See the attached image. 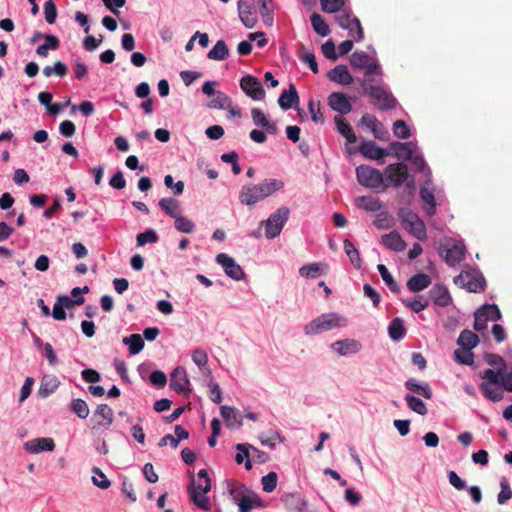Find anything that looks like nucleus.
I'll use <instances>...</instances> for the list:
<instances>
[{"label": "nucleus", "instance_id": "54", "mask_svg": "<svg viewBox=\"0 0 512 512\" xmlns=\"http://www.w3.org/2000/svg\"><path fill=\"white\" fill-rule=\"evenodd\" d=\"M344 5V0H321V8L326 13H338Z\"/></svg>", "mask_w": 512, "mask_h": 512}, {"label": "nucleus", "instance_id": "8", "mask_svg": "<svg viewBox=\"0 0 512 512\" xmlns=\"http://www.w3.org/2000/svg\"><path fill=\"white\" fill-rule=\"evenodd\" d=\"M349 61L353 68L363 70L366 77L381 73L378 62L363 51H355L352 53Z\"/></svg>", "mask_w": 512, "mask_h": 512}, {"label": "nucleus", "instance_id": "55", "mask_svg": "<svg viewBox=\"0 0 512 512\" xmlns=\"http://www.w3.org/2000/svg\"><path fill=\"white\" fill-rule=\"evenodd\" d=\"M259 439L262 445L274 447L277 442L281 441V436L277 431L270 430L268 432L261 433Z\"/></svg>", "mask_w": 512, "mask_h": 512}, {"label": "nucleus", "instance_id": "45", "mask_svg": "<svg viewBox=\"0 0 512 512\" xmlns=\"http://www.w3.org/2000/svg\"><path fill=\"white\" fill-rule=\"evenodd\" d=\"M344 250H345V253L347 254V256L349 257L351 263L353 264V266L356 269H360L361 268V258L359 255V251L355 248L353 243L348 239L344 240Z\"/></svg>", "mask_w": 512, "mask_h": 512}, {"label": "nucleus", "instance_id": "58", "mask_svg": "<svg viewBox=\"0 0 512 512\" xmlns=\"http://www.w3.org/2000/svg\"><path fill=\"white\" fill-rule=\"evenodd\" d=\"M159 237L153 229H148L143 233H139L136 237L137 245L143 246L147 243H156Z\"/></svg>", "mask_w": 512, "mask_h": 512}, {"label": "nucleus", "instance_id": "46", "mask_svg": "<svg viewBox=\"0 0 512 512\" xmlns=\"http://www.w3.org/2000/svg\"><path fill=\"white\" fill-rule=\"evenodd\" d=\"M59 386V381L54 376H44L41 380L39 392L40 394L47 396L53 393Z\"/></svg>", "mask_w": 512, "mask_h": 512}, {"label": "nucleus", "instance_id": "40", "mask_svg": "<svg viewBox=\"0 0 512 512\" xmlns=\"http://www.w3.org/2000/svg\"><path fill=\"white\" fill-rule=\"evenodd\" d=\"M231 106V98L222 91H217L214 98L207 104L210 109H225Z\"/></svg>", "mask_w": 512, "mask_h": 512}, {"label": "nucleus", "instance_id": "15", "mask_svg": "<svg viewBox=\"0 0 512 512\" xmlns=\"http://www.w3.org/2000/svg\"><path fill=\"white\" fill-rule=\"evenodd\" d=\"M328 105L330 108L342 115L348 114L352 110V105L347 96L342 92H332L328 96Z\"/></svg>", "mask_w": 512, "mask_h": 512}, {"label": "nucleus", "instance_id": "42", "mask_svg": "<svg viewBox=\"0 0 512 512\" xmlns=\"http://www.w3.org/2000/svg\"><path fill=\"white\" fill-rule=\"evenodd\" d=\"M123 343L129 346V352L132 355L138 354L144 347V341L140 334H132L123 338Z\"/></svg>", "mask_w": 512, "mask_h": 512}, {"label": "nucleus", "instance_id": "18", "mask_svg": "<svg viewBox=\"0 0 512 512\" xmlns=\"http://www.w3.org/2000/svg\"><path fill=\"white\" fill-rule=\"evenodd\" d=\"M239 200L244 205L252 206L263 198L256 185H244L239 192Z\"/></svg>", "mask_w": 512, "mask_h": 512}, {"label": "nucleus", "instance_id": "63", "mask_svg": "<svg viewBox=\"0 0 512 512\" xmlns=\"http://www.w3.org/2000/svg\"><path fill=\"white\" fill-rule=\"evenodd\" d=\"M484 359L486 363L490 366L497 367V369H503V371L506 370V363L504 359L499 356L498 354L494 353H486L484 355Z\"/></svg>", "mask_w": 512, "mask_h": 512}, {"label": "nucleus", "instance_id": "62", "mask_svg": "<svg viewBox=\"0 0 512 512\" xmlns=\"http://www.w3.org/2000/svg\"><path fill=\"white\" fill-rule=\"evenodd\" d=\"M44 16L45 20L49 24H53L57 18V8L53 0H48L44 4Z\"/></svg>", "mask_w": 512, "mask_h": 512}, {"label": "nucleus", "instance_id": "10", "mask_svg": "<svg viewBox=\"0 0 512 512\" xmlns=\"http://www.w3.org/2000/svg\"><path fill=\"white\" fill-rule=\"evenodd\" d=\"M456 285L465 288L469 292L480 293L484 291L486 281L483 275L477 271H466L454 278Z\"/></svg>", "mask_w": 512, "mask_h": 512}, {"label": "nucleus", "instance_id": "64", "mask_svg": "<svg viewBox=\"0 0 512 512\" xmlns=\"http://www.w3.org/2000/svg\"><path fill=\"white\" fill-rule=\"evenodd\" d=\"M455 359L457 362L465 365H472L474 362V355L471 350H455Z\"/></svg>", "mask_w": 512, "mask_h": 512}, {"label": "nucleus", "instance_id": "24", "mask_svg": "<svg viewBox=\"0 0 512 512\" xmlns=\"http://www.w3.org/2000/svg\"><path fill=\"white\" fill-rule=\"evenodd\" d=\"M175 436L171 434H167L163 436L160 441L158 442L159 447H164L167 445V440H170V445L173 448H177L179 445V442L182 440H185L189 437V433L186 429H184L181 425H176L174 427Z\"/></svg>", "mask_w": 512, "mask_h": 512}, {"label": "nucleus", "instance_id": "34", "mask_svg": "<svg viewBox=\"0 0 512 512\" xmlns=\"http://www.w3.org/2000/svg\"><path fill=\"white\" fill-rule=\"evenodd\" d=\"M207 57L211 60L222 61L229 57V48L224 40H218L214 47L208 52Z\"/></svg>", "mask_w": 512, "mask_h": 512}, {"label": "nucleus", "instance_id": "43", "mask_svg": "<svg viewBox=\"0 0 512 512\" xmlns=\"http://www.w3.org/2000/svg\"><path fill=\"white\" fill-rule=\"evenodd\" d=\"M322 266L323 265L320 263H312V264L304 265L299 269V274L302 277L314 279V278L320 276L321 274H324ZM324 266L327 267V265H324Z\"/></svg>", "mask_w": 512, "mask_h": 512}, {"label": "nucleus", "instance_id": "31", "mask_svg": "<svg viewBox=\"0 0 512 512\" xmlns=\"http://www.w3.org/2000/svg\"><path fill=\"white\" fill-rule=\"evenodd\" d=\"M334 121H335L338 132L343 137H345V139L347 140L348 143L353 144L357 141V137H356L350 123L346 119L336 116L334 118Z\"/></svg>", "mask_w": 512, "mask_h": 512}, {"label": "nucleus", "instance_id": "9", "mask_svg": "<svg viewBox=\"0 0 512 512\" xmlns=\"http://www.w3.org/2000/svg\"><path fill=\"white\" fill-rule=\"evenodd\" d=\"M384 184L386 187H400L409 178L408 167L404 163H393L387 165L384 171Z\"/></svg>", "mask_w": 512, "mask_h": 512}, {"label": "nucleus", "instance_id": "4", "mask_svg": "<svg viewBox=\"0 0 512 512\" xmlns=\"http://www.w3.org/2000/svg\"><path fill=\"white\" fill-rule=\"evenodd\" d=\"M290 210L287 207H280L273 212L268 219L260 223L261 227L265 229V237L267 239H274L280 235L283 227L288 221Z\"/></svg>", "mask_w": 512, "mask_h": 512}, {"label": "nucleus", "instance_id": "37", "mask_svg": "<svg viewBox=\"0 0 512 512\" xmlns=\"http://www.w3.org/2000/svg\"><path fill=\"white\" fill-rule=\"evenodd\" d=\"M388 333L392 340L397 341L403 338L406 334L404 322L401 318H394L388 327Z\"/></svg>", "mask_w": 512, "mask_h": 512}, {"label": "nucleus", "instance_id": "6", "mask_svg": "<svg viewBox=\"0 0 512 512\" xmlns=\"http://www.w3.org/2000/svg\"><path fill=\"white\" fill-rule=\"evenodd\" d=\"M356 177L360 185L370 189H378L384 184L383 173L369 165L358 166Z\"/></svg>", "mask_w": 512, "mask_h": 512}, {"label": "nucleus", "instance_id": "49", "mask_svg": "<svg viewBox=\"0 0 512 512\" xmlns=\"http://www.w3.org/2000/svg\"><path fill=\"white\" fill-rule=\"evenodd\" d=\"M174 225L176 230L182 233L190 234L195 230L194 222L181 214L175 218Z\"/></svg>", "mask_w": 512, "mask_h": 512}, {"label": "nucleus", "instance_id": "28", "mask_svg": "<svg viewBox=\"0 0 512 512\" xmlns=\"http://www.w3.org/2000/svg\"><path fill=\"white\" fill-rule=\"evenodd\" d=\"M382 243L390 250L400 252L406 248L405 241L396 231L390 232L382 236Z\"/></svg>", "mask_w": 512, "mask_h": 512}, {"label": "nucleus", "instance_id": "23", "mask_svg": "<svg viewBox=\"0 0 512 512\" xmlns=\"http://www.w3.org/2000/svg\"><path fill=\"white\" fill-rule=\"evenodd\" d=\"M466 247L463 243H455L451 248L446 250L445 261L449 266H456L465 257Z\"/></svg>", "mask_w": 512, "mask_h": 512}, {"label": "nucleus", "instance_id": "1", "mask_svg": "<svg viewBox=\"0 0 512 512\" xmlns=\"http://www.w3.org/2000/svg\"><path fill=\"white\" fill-rule=\"evenodd\" d=\"M198 479H195L191 473V481L188 487V493L191 501L195 506L202 510H210L211 503L206 494L211 490V479L205 469H201L198 474Z\"/></svg>", "mask_w": 512, "mask_h": 512}, {"label": "nucleus", "instance_id": "22", "mask_svg": "<svg viewBox=\"0 0 512 512\" xmlns=\"http://www.w3.org/2000/svg\"><path fill=\"white\" fill-rule=\"evenodd\" d=\"M359 151L364 157L371 160H380L387 155V151L378 147L374 141L363 142Z\"/></svg>", "mask_w": 512, "mask_h": 512}, {"label": "nucleus", "instance_id": "21", "mask_svg": "<svg viewBox=\"0 0 512 512\" xmlns=\"http://www.w3.org/2000/svg\"><path fill=\"white\" fill-rule=\"evenodd\" d=\"M429 295L434 304L440 307H446L452 302L448 289L443 285H435L429 291Z\"/></svg>", "mask_w": 512, "mask_h": 512}, {"label": "nucleus", "instance_id": "5", "mask_svg": "<svg viewBox=\"0 0 512 512\" xmlns=\"http://www.w3.org/2000/svg\"><path fill=\"white\" fill-rule=\"evenodd\" d=\"M402 227L413 237L420 241L427 238L426 226L424 221L413 211L403 210L400 213Z\"/></svg>", "mask_w": 512, "mask_h": 512}, {"label": "nucleus", "instance_id": "12", "mask_svg": "<svg viewBox=\"0 0 512 512\" xmlns=\"http://www.w3.org/2000/svg\"><path fill=\"white\" fill-rule=\"evenodd\" d=\"M216 262L222 266L226 275L233 280L240 281L244 278L245 273L242 267L236 261L225 253L216 256Z\"/></svg>", "mask_w": 512, "mask_h": 512}, {"label": "nucleus", "instance_id": "3", "mask_svg": "<svg viewBox=\"0 0 512 512\" xmlns=\"http://www.w3.org/2000/svg\"><path fill=\"white\" fill-rule=\"evenodd\" d=\"M390 148L395 151L397 159L411 161L415 170L422 172L426 168L423 157L416 153V146L412 142H392Z\"/></svg>", "mask_w": 512, "mask_h": 512}, {"label": "nucleus", "instance_id": "16", "mask_svg": "<svg viewBox=\"0 0 512 512\" xmlns=\"http://www.w3.org/2000/svg\"><path fill=\"white\" fill-rule=\"evenodd\" d=\"M327 77L330 81L341 85H351L354 81L353 76L345 65L335 66L327 73Z\"/></svg>", "mask_w": 512, "mask_h": 512}, {"label": "nucleus", "instance_id": "56", "mask_svg": "<svg viewBox=\"0 0 512 512\" xmlns=\"http://www.w3.org/2000/svg\"><path fill=\"white\" fill-rule=\"evenodd\" d=\"M482 312L484 313V317L489 321H498L501 319L502 314L495 304H485L480 307Z\"/></svg>", "mask_w": 512, "mask_h": 512}, {"label": "nucleus", "instance_id": "53", "mask_svg": "<svg viewBox=\"0 0 512 512\" xmlns=\"http://www.w3.org/2000/svg\"><path fill=\"white\" fill-rule=\"evenodd\" d=\"M278 482V476L276 472H269L261 479L262 489L264 492L271 493L275 490Z\"/></svg>", "mask_w": 512, "mask_h": 512}, {"label": "nucleus", "instance_id": "59", "mask_svg": "<svg viewBox=\"0 0 512 512\" xmlns=\"http://www.w3.org/2000/svg\"><path fill=\"white\" fill-rule=\"evenodd\" d=\"M393 133L399 139H407L410 137V129L403 120H397L394 122Z\"/></svg>", "mask_w": 512, "mask_h": 512}, {"label": "nucleus", "instance_id": "47", "mask_svg": "<svg viewBox=\"0 0 512 512\" xmlns=\"http://www.w3.org/2000/svg\"><path fill=\"white\" fill-rule=\"evenodd\" d=\"M43 74L46 77H50L55 74L58 77H65L68 74V67L65 63L57 61L53 66H45Z\"/></svg>", "mask_w": 512, "mask_h": 512}, {"label": "nucleus", "instance_id": "29", "mask_svg": "<svg viewBox=\"0 0 512 512\" xmlns=\"http://www.w3.org/2000/svg\"><path fill=\"white\" fill-rule=\"evenodd\" d=\"M158 205L168 216L174 219L181 214L180 202L175 198H162L158 202Z\"/></svg>", "mask_w": 512, "mask_h": 512}, {"label": "nucleus", "instance_id": "13", "mask_svg": "<svg viewBox=\"0 0 512 512\" xmlns=\"http://www.w3.org/2000/svg\"><path fill=\"white\" fill-rule=\"evenodd\" d=\"M190 380L185 368L178 366L170 375L169 387L177 393H191Z\"/></svg>", "mask_w": 512, "mask_h": 512}, {"label": "nucleus", "instance_id": "38", "mask_svg": "<svg viewBox=\"0 0 512 512\" xmlns=\"http://www.w3.org/2000/svg\"><path fill=\"white\" fill-rule=\"evenodd\" d=\"M310 21L313 27V30L320 35L321 37L328 36L330 33V28L322 16L316 12L312 13L310 16Z\"/></svg>", "mask_w": 512, "mask_h": 512}, {"label": "nucleus", "instance_id": "26", "mask_svg": "<svg viewBox=\"0 0 512 512\" xmlns=\"http://www.w3.org/2000/svg\"><path fill=\"white\" fill-rule=\"evenodd\" d=\"M299 103V96L293 84L289 85L288 90H284L278 98V104L283 110H288L293 105Z\"/></svg>", "mask_w": 512, "mask_h": 512}, {"label": "nucleus", "instance_id": "25", "mask_svg": "<svg viewBox=\"0 0 512 512\" xmlns=\"http://www.w3.org/2000/svg\"><path fill=\"white\" fill-rule=\"evenodd\" d=\"M432 280L431 277L425 273H418L414 276H412L407 281V288L409 291L413 293L420 292L426 288H428L431 284Z\"/></svg>", "mask_w": 512, "mask_h": 512}, {"label": "nucleus", "instance_id": "60", "mask_svg": "<svg viewBox=\"0 0 512 512\" xmlns=\"http://www.w3.org/2000/svg\"><path fill=\"white\" fill-rule=\"evenodd\" d=\"M501 491L497 496L499 504H505L509 499L512 498V489L506 479H502L500 482Z\"/></svg>", "mask_w": 512, "mask_h": 512}, {"label": "nucleus", "instance_id": "35", "mask_svg": "<svg viewBox=\"0 0 512 512\" xmlns=\"http://www.w3.org/2000/svg\"><path fill=\"white\" fill-rule=\"evenodd\" d=\"M479 342L478 336L470 330H463L457 340V344L465 350H471L477 346Z\"/></svg>", "mask_w": 512, "mask_h": 512}, {"label": "nucleus", "instance_id": "39", "mask_svg": "<svg viewBox=\"0 0 512 512\" xmlns=\"http://www.w3.org/2000/svg\"><path fill=\"white\" fill-rule=\"evenodd\" d=\"M285 505L293 511L302 512L306 509L307 503L297 494H288L284 497Z\"/></svg>", "mask_w": 512, "mask_h": 512}, {"label": "nucleus", "instance_id": "20", "mask_svg": "<svg viewBox=\"0 0 512 512\" xmlns=\"http://www.w3.org/2000/svg\"><path fill=\"white\" fill-rule=\"evenodd\" d=\"M93 419L97 425L109 427L114 419L113 410L107 404H100L93 413Z\"/></svg>", "mask_w": 512, "mask_h": 512}, {"label": "nucleus", "instance_id": "14", "mask_svg": "<svg viewBox=\"0 0 512 512\" xmlns=\"http://www.w3.org/2000/svg\"><path fill=\"white\" fill-rule=\"evenodd\" d=\"M238 13L243 25L253 28L257 23V15L254 10V0H239Z\"/></svg>", "mask_w": 512, "mask_h": 512}, {"label": "nucleus", "instance_id": "32", "mask_svg": "<svg viewBox=\"0 0 512 512\" xmlns=\"http://www.w3.org/2000/svg\"><path fill=\"white\" fill-rule=\"evenodd\" d=\"M356 205L368 212H376L381 209L382 203L373 196H359L355 199Z\"/></svg>", "mask_w": 512, "mask_h": 512}, {"label": "nucleus", "instance_id": "33", "mask_svg": "<svg viewBox=\"0 0 512 512\" xmlns=\"http://www.w3.org/2000/svg\"><path fill=\"white\" fill-rule=\"evenodd\" d=\"M405 387L409 391L421 395L426 399L432 398V390L427 383L419 384L416 379L410 378L405 382Z\"/></svg>", "mask_w": 512, "mask_h": 512}, {"label": "nucleus", "instance_id": "51", "mask_svg": "<svg viewBox=\"0 0 512 512\" xmlns=\"http://www.w3.org/2000/svg\"><path fill=\"white\" fill-rule=\"evenodd\" d=\"M503 369H486L482 373V378L486 381L484 383H489V385H501V377L503 375Z\"/></svg>", "mask_w": 512, "mask_h": 512}, {"label": "nucleus", "instance_id": "36", "mask_svg": "<svg viewBox=\"0 0 512 512\" xmlns=\"http://www.w3.org/2000/svg\"><path fill=\"white\" fill-rule=\"evenodd\" d=\"M420 198L426 204L424 207L426 213L432 216L436 213V201L434 193L428 188L422 187L420 189Z\"/></svg>", "mask_w": 512, "mask_h": 512}, {"label": "nucleus", "instance_id": "7", "mask_svg": "<svg viewBox=\"0 0 512 512\" xmlns=\"http://www.w3.org/2000/svg\"><path fill=\"white\" fill-rule=\"evenodd\" d=\"M365 82L366 80H363L362 85L364 87V90L374 100V103L379 110L386 111L395 108L397 100L391 93L387 92L381 86H366Z\"/></svg>", "mask_w": 512, "mask_h": 512}, {"label": "nucleus", "instance_id": "44", "mask_svg": "<svg viewBox=\"0 0 512 512\" xmlns=\"http://www.w3.org/2000/svg\"><path fill=\"white\" fill-rule=\"evenodd\" d=\"M405 401L407 403V406L414 412H416L419 415H426L428 410L425 405V403L418 397H415L413 395L407 394L405 396Z\"/></svg>", "mask_w": 512, "mask_h": 512}, {"label": "nucleus", "instance_id": "27", "mask_svg": "<svg viewBox=\"0 0 512 512\" xmlns=\"http://www.w3.org/2000/svg\"><path fill=\"white\" fill-rule=\"evenodd\" d=\"M220 412L227 427L234 429L242 426V417L237 413L235 408L230 406H221Z\"/></svg>", "mask_w": 512, "mask_h": 512}, {"label": "nucleus", "instance_id": "17", "mask_svg": "<svg viewBox=\"0 0 512 512\" xmlns=\"http://www.w3.org/2000/svg\"><path fill=\"white\" fill-rule=\"evenodd\" d=\"M332 348L339 355L344 356L347 354L358 353L362 349V345L355 339H344L334 342L332 344Z\"/></svg>", "mask_w": 512, "mask_h": 512}, {"label": "nucleus", "instance_id": "19", "mask_svg": "<svg viewBox=\"0 0 512 512\" xmlns=\"http://www.w3.org/2000/svg\"><path fill=\"white\" fill-rule=\"evenodd\" d=\"M55 443L52 438H36L25 443V449L29 453H40L43 451H53Z\"/></svg>", "mask_w": 512, "mask_h": 512}, {"label": "nucleus", "instance_id": "2", "mask_svg": "<svg viewBox=\"0 0 512 512\" xmlns=\"http://www.w3.org/2000/svg\"><path fill=\"white\" fill-rule=\"evenodd\" d=\"M346 324V319L336 313H326L313 319L304 327L306 335H316Z\"/></svg>", "mask_w": 512, "mask_h": 512}, {"label": "nucleus", "instance_id": "48", "mask_svg": "<svg viewBox=\"0 0 512 512\" xmlns=\"http://www.w3.org/2000/svg\"><path fill=\"white\" fill-rule=\"evenodd\" d=\"M377 269L383 279V281L385 282V284L388 286V288L394 292V293H397L399 292L400 290V287L399 285L397 284V282L394 280V278L392 277V275L389 273L387 267L384 265V264H379L377 266Z\"/></svg>", "mask_w": 512, "mask_h": 512}, {"label": "nucleus", "instance_id": "30", "mask_svg": "<svg viewBox=\"0 0 512 512\" xmlns=\"http://www.w3.org/2000/svg\"><path fill=\"white\" fill-rule=\"evenodd\" d=\"M263 199L283 188L284 183L277 179H265L256 185Z\"/></svg>", "mask_w": 512, "mask_h": 512}, {"label": "nucleus", "instance_id": "57", "mask_svg": "<svg viewBox=\"0 0 512 512\" xmlns=\"http://www.w3.org/2000/svg\"><path fill=\"white\" fill-rule=\"evenodd\" d=\"M350 28L347 30L349 31V34L352 38L355 39V41L359 42L362 41L364 38V31L361 26L360 20L356 17H353L351 24L349 25Z\"/></svg>", "mask_w": 512, "mask_h": 512}, {"label": "nucleus", "instance_id": "61", "mask_svg": "<svg viewBox=\"0 0 512 512\" xmlns=\"http://www.w3.org/2000/svg\"><path fill=\"white\" fill-rule=\"evenodd\" d=\"M361 124L369 128L372 133H377V128H382V123L371 114H364L361 118Z\"/></svg>", "mask_w": 512, "mask_h": 512}, {"label": "nucleus", "instance_id": "11", "mask_svg": "<svg viewBox=\"0 0 512 512\" xmlns=\"http://www.w3.org/2000/svg\"><path fill=\"white\" fill-rule=\"evenodd\" d=\"M240 88L255 101L263 100L266 94L261 82L253 75L243 76L240 79Z\"/></svg>", "mask_w": 512, "mask_h": 512}, {"label": "nucleus", "instance_id": "52", "mask_svg": "<svg viewBox=\"0 0 512 512\" xmlns=\"http://www.w3.org/2000/svg\"><path fill=\"white\" fill-rule=\"evenodd\" d=\"M71 410L81 419H85L89 415L88 404L80 398L72 400Z\"/></svg>", "mask_w": 512, "mask_h": 512}, {"label": "nucleus", "instance_id": "50", "mask_svg": "<svg viewBox=\"0 0 512 512\" xmlns=\"http://www.w3.org/2000/svg\"><path fill=\"white\" fill-rule=\"evenodd\" d=\"M403 304L413 312L419 313L429 306V301L423 295H418L413 301L404 300Z\"/></svg>", "mask_w": 512, "mask_h": 512}, {"label": "nucleus", "instance_id": "41", "mask_svg": "<svg viewBox=\"0 0 512 512\" xmlns=\"http://www.w3.org/2000/svg\"><path fill=\"white\" fill-rule=\"evenodd\" d=\"M493 386L494 385H489V383H481L479 387L487 399L493 402L501 401L504 397L503 390L501 388H494Z\"/></svg>", "mask_w": 512, "mask_h": 512}]
</instances>
